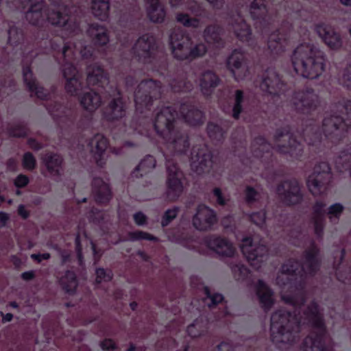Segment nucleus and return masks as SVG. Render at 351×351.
<instances>
[{"mask_svg":"<svg viewBox=\"0 0 351 351\" xmlns=\"http://www.w3.org/2000/svg\"><path fill=\"white\" fill-rule=\"evenodd\" d=\"M319 249L312 245L304 252L302 264L295 260L285 263L278 273L276 282L281 289V300L295 308H302L303 315L300 318L295 314L279 309L271 316V338L281 349H288L299 339L300 325L311 324L317 334L308 336L303 341L300 351H328L323 341L324 324L319 313L316 303L304 306L305 298L300 291L304 279L314 275L319 269Z\"/></svg>","mask_w":351,"mask_h":351,"instance_id":"nucleus-1","label":"nucleus"},{"mask_svg":"<svg viewBox=\"0 0 351 351\" xmlns=\"http://www.w3.org/2000/svg\"><path fill=\"white\" fill-rule=\"evenodd\" d=\"M291 62L295 71L300 76L317 79L326 70L327 56L317 45L303 43L293 51Z\"/></svg>","mask_w":351,"mask_h":351,"instance_id":"nucleus-2","label":"nucleus"},{"mask_svg":"<svg viewBox=\"0 0 351 351\" xmlns=\"http://www.w3.org/2000/svg\"><path fill=\"white\" fill-rule=\"evenodd\" d=\"M273 144L278 153L291 158L300 159L303 154L302 145L287 129L276 131Z\"/></svg>","mask_w":351,"mask_h":351,"instance_id":"nucleus-3","label":"nucleus"},{"mask_svg":"<svg viewBox=\"0 0 351 351\" xmlns=\"http://www.w3.org/2000/svg\"><path fill=\"white\" fill-rule=\"evenodd\" d=\"M161 93L162 86L160 82L153 80L141 82L134 92L136 110L142 112L152 105L154 99H158Z\"/></svg>","mask_w":351,"mask_h":351,"instance_id":"nucleus-4","label":"nucleus"},{"mask_svg":"<svg viewBox=\"0 0 351 351\" xmlns=\"http://www.w3.org/2000/svg\"><path fill=\"white\" fill-rule=\"evenodd\" d=\"M276 191L280 202L286 206L298 205L304 200L302 184L295 178L281 182Z\"/></svg>","mask_w":351,"mask_h":351,"instance_id":"nucleus-5","label":"nucleus"},{"mask_svg":"<svg viewBox=\"0 0 351 351\" xmlns=\"http://www.w3.org/2000/svg\"><path fill=\"white\" fill-rule=\"evenodd\" d=\"M330 168L326 162L316 165L313 173L306 180V185L309 191L315 196L323 193L330 179Z\"/></svg>","mask_w":351,"mask_h":351,"instance_id":"nucleus-6","label":"nucleus"},{"mask_svg":"<svg viewBox=\"0 0 351 351\" xmlns=\"http://www.w3.org/2000/svg\"><path fill=\"white\" fill-rule=\"evenodd\" d=\"M191 38L183 29L175 27L169 33V45L173 56L179 60L187 59Z\"/></svg>","mask_w":351,"mask_h":351,"instance_id":"nucleus-7","label":"nucleus"},{"mask_svg":"<svg viewBox=\"0 0 351 351\" xmlns=\"http://www.w3.org/2000/svg\"><path fill=\"white\" fill-rule=\"evenodd\" d=\"M241 249L252 266L258 269L267 260L268 250L266 245L257 241L246 237L242 240Z\"/></svg>","mask_w":351,"mask_h":351,"instance_id":"nucleus-8","label":"nucleus"},{"mask_svg":"<svg viewBox=\"0 0 351 351\" xmlns=\"http://www.w3.org/2000/svg\"><path fill=\"white\" fill-rule=\"evenodd\" d=\"M157 49L155 37L149 34L141 36L132 49L133 58L138 62L147 64L152 61Z\"/></svg>","mask_w":351,"mask_h":351,"instance_id":"nucleus-9","label":"nucleus"},{"mask_svg":"<svg viewBox=\"0 0 351 351\" xmlns=\"http://www.w3.org/2000/svg\"><path fill=\"white\" fill-rule=\"evenodd\" d=\"M217 221L216 211L204 204L195 207L191 217L193 227L196 230L204 232L211 230Z\"/></svg>","mask_w":351,"mask_h":351,"instance_id":"nucleus-10","label":"nucleus"},{"mask_svg":"<svg viewBox=\"0 0 351 351\" xmlns=\"http://www.w3.org/2000/svg\"><path fill=\"white\" fill-rule=\"evenodd\" d=\"M292 108L298 113L309 114L319 105L317 95L312 90L295 92L291 99Z\"/></svg>","mask_w":351,"mask_h":351,"instance_id":"nucleus-11","label":"nucleus"},{"mask_svg":"<svg viewBox=\"0 0 351 351\" xmlns=\"http://www.w3.org/2000/svg\"><path fill=\"white\" fill-rule=\"evenodd\" d=\"M178 114L171 107L162 108L157 114L154 120V129L162 138L167 136L176 129V124Z\"/></svg>","mask_w":351,"mask_h":351,"instance_id":"nucleus-12","label":"nucleus"},{"mask_svg":"<svg viewBox=\"0 0 351 351\" xmlns=\"http://www.w3.org/2000/svg\"><path fill=\"white\" fill-rule=\"evenodd\" d=\"M167 196L170 201L176 200L182 193L184 186L182 182V173L173 162L167 164Z\"/></svg>","mask_w":351,"mask_h":351,"instance_id":"nucleus-13","label":"nucleus"},{"mask_svg":"<svg viewBox=\"0 0 351 351\" xmlns=\"http://www.w3.org/2000/svg\"><path fill=\"white\" fill-rule=\"evenodd\" d=\"M260 87L265 93L274 97L281 93L285 84L276 70L269 68L263 73Z\"/></svg>","mask_w":351,"mask_h":351,"instance_id":"nucleus-14","label":"nucleus"},{"mask_svg":"<svg viewBox=\"0 0 351 351\" xmlns=\"http://www.w3.org/2000/svg\"><path fill=\"white\" fill-rule=\"evenodd\" d=\"M212 154L205 147L194 148L191 153V166L197 174L208 173L212 167Z\"/></svg>","mask_w":351,"mask_h":351,"instance_id":"nucleus-15","label":"nucleus"},{"mask_svg":"<svg viewBox=\"0 0 351 351\" xmlns=\"http://www.w3.org/2000/svg\"><path fill=\"white\" fill-rule=\"evenodd\" d=\"M205 245L219 256L233 257L237 252L233 243L225 237L210 235L204 239Z\"/></svg>","mask_w":351,"mask_h":351,"instance_id":"nucleus-16","label":"nucleus"},{"mask_svg":"<svg viewBox=\"0 0 351 351\" xmlns=\"http://www.w3.org/2000/svg\"><path fill=\"white\" fill-rule=\"evenodd\" d=\"M227 66L236 81L245 80L249 75L248 66L243 52L234 50L228 57Z\"/></svg>","mask_w":351,"mask_h":351,"instance_id":"nucleus-17","label":"nucleus"},{"mask_svg":"<svg viewBox=\"0 0 351 351\" xmlns=\"http://www.w3.org/2000/svg\"><path fill=\"white\" fill-rule=\"evenodd\" d=\"M346 126L348 125L342 117L332 115L324 119L322 130L327 138L332 141H337L343 136Z\"/></svg>","mask_w":351,"mask_h":351,"instance_id":"nucleus-18","label":"nucleus"},{"mask_svg":"<svg viewBox=\"0 0 351 351\" xmlns=\"http://www.w3.org/2000/svg\"><path fill=\"white\" fill-rule=\"evenodd\" d=\"M315 30L319 37L330 49L339 51L342 48L343 40L341 36L331 27L319 24L316 25Z\"/></svg>","mask_w":351,"mask_h":351,"instance_id":"nucleus-19","label":"nucleus"},{"mask_svg":"<svg viewBox=\"0 0 351 351\" xmlns=\"http://www.w3.org/2000/svg\"><path fill=\"white\" fill-rule=\"evenodd\" d=\"M228 25L230 29L241 41L248 43L252 39V29L241 14H233L228 21Z\"/></svg>","mask_w":351,"mask_h":351,"instance_id":"nucleus-20","label":"nucleus"},{"mask_svg":"<svg viewBox=\"0 0 351 351\" xmlns=\"http://www.w3.org/2000/svg\"><path fill=\"white\" fill-rule=\"evenodd\" d=\"M66 8L64 6H53L45 10V15L50 23L53 25L64 27L66 29L75 30L77 25L74 23L71 27V18L65 13Z\"/></svg>","mask_w":351,"mask_h":351,"instance_id":"nucleus-21","label":"nucleus"},{"mask_svg":"<svg viewBox=\"0 0 351 351\" xmlns=\"http://www.w3.org/2000/svg\"><path fill=\"white\" fill-rule=\"evenodd\" d=\"M108 145V140L101 134H97L89 139L88 143L89 151L99 166L104 164V156Z\"/></svg>","mask_w":351,"mask_h":351,"instance_id":"nucleus-22","label":"nucleus"},{"mask_svg":"<svg viewBox=\"0 0 351 351\" xmlns=\"http://www.w3.org/2000/svg\"><path fill=\"white\" fill-rule=\"evenodd\" d=\"M256 295L260 306L267 312L275 304L274 293L271 289L262 280H258L255 287Z\"/></svg>","mask_w":351,"mask_h":351,"instance_id":"nucleus-23","label":"nucleus"},{"mask_svg":"<svg viewBox=\"0 0 351 351\" xmlns=\"http://www.w3.org/2000/svg\"><path fill=\"white\" fill-rule=\"evenodd\" d=\"M24 6L29 5V9L26 12L27 21L33 25H41L45 21L43 9V0H19Z\"/></svg>","mask_w":351,"mask_h":351,"instance_id":"nucleus-24","label":"nucleus"},{"mask_svg":"<svg viewBox=\"0 0 351 351\" xmlns=\"http://www.w3.org/2000/svg\"><path fill=\"white\" fill-rule=\"evenodd\" d=\"M162 138L165 141L168 148L175 152L182 153L189 146L186 134L177 128Z\"/></svg>","mask_w":351,"mask_h":351,"instance_id":"nucleus-25","label":"nucleus"},{"mask_svg":"<svg viewBox=\"0 0 351 351\" xmlns=\"http://www.w3.org/2000/svg\"><path fill=\"white\" fill-rule=\"evenodd\" d=\"M125 105L120 94L114 96L108 103L104 110V116L109 121L118 120L125 114Z\"/></svg>","mask_w":351,"mask_h":351,"instance_id":"nucleus-26","label":"nucleus"},{"mask_svg":"<svg viewBox=\"0 0 351 351\" xmlns=\"http://www.w3.org/2000/svg\"><path fill=\"white\" fill-rule=\"evenodd\" d=\"M79 102L84 110L93 113L101 106L102 99L98 93L90 90L79 96Z\"/></svg>","mask_w":351,"mask_h":351,"instance_id":"nucleus-27","label":"nucleus"},{"mask_svg":"<svg viewBox=\"0 0 351 351\" xmlns=\"http://www.w3.org/2000/svg\"><path fill=\"white\" fill-rule=\"evenodd\" d=\"M24 81L29 90L40 99H47L49 97V93L40 86L33 77L32 72L29 66H24L23 69Z\"/></svg>","mask_w":351,"mask_h":351,"instance_id":"nucleus-28","label":"nucleus"},{"mask_svg":"<svg viewBox=\"0 0 351 351\" xmlns=\"http://www.w3.org/2000/svg\"><path fill=\"white\" fill-rule=\"evenodd\" d=\"M24 81L29 90L40 99H47L49 97V93L40 86L33 77L32 72L29 66H24L23 69Z\"/></svg>","mask_w":351,"mask_h":351,"instance_id":"nucleus-29","label":"nucleus"},{"mask_svg":"<svg viewBox=\"0 0 351 351\" xmlns=\"http://www.w3.org/2000/svg\"><path fill=\"white\" fill-rule=\"evenodd\" d=\"M87 34L95 45L104 46L109 42V36L106 27L99 23L90 24Z\"/></svg>","mask_w":351,"mask_h":351,"instance_id":"nucleus-30","label":"nucleus"},{"mask_svg":"<svg viewBox=\"0 0 351 351\" xmlns=\"http://www.w3.org/2000/svg\"><path fill=\"white\" fill-rule=\"evenodd\" d=\"M287 46V40L285 35L278 32H273L268 38L267 49L273 56H279L285 52Z\"/></svg>","mask_w":351,"mask_h":351,"instance_id":"nucleus-31","label":"nucleus"},{"mask_svg":"<svg viewBox=\"0 0 351 351\" xmlns=\"http://www.w3.org/2000/svg\"><path fill=\"white\" fill-rule=\"evenodd\" d=\"M148 18L153 23H160L165 21L166 12L159 0H145Z\"/></svg>","mask_w":351,"mask_h":351,"instance_id":"nucleus-32","label":"nucleus"},{"mask_svg":"<svg viewBox=\"0 0 351 351\" xmlns=\"http://www.w3.org/2000/svg\"><path fill=\"white\" fill-rule=\"evenodd\" d=\"M43 162L48 172L52 176H60L62 170V157L52 152H47L42 157Z\"/></svg>","mask_w":351,"mask_h":351,"instance_id":"nucleus-33","label":"nucleus"},{"mask_svg":"<svg viewBox=\"0 0 351 351\" xmlns=\"http://www.w3.org/2000/svg\"><path fill=\"white\" fill-rule=\"evenodd\" d=\"M93 189L98 202L106 203L111 199V191L107 183L101 178H95L93 181Z\"/></svg>","mask_w":351,"mask_h":351,"instance_id":"nucleus-34","label":"nucleus"},{"mask_svg":"<svg viewBox=\"0 0 351 351\" xmlns=\"http://www.w3.org/2000/svg\"><path fill=\"white\" fill-rule=\"evenodd\" d=\"M219 79L217 75L211 71L203 72L199 78V86L202 92L204 95H210L213 90L217 86Z\"/></svg>","mask_w":351,"mask_h":351,"instance_id":"nucleus-35","label":"nucleus"},{"mask_svg":"<svg viewBox=\"0 0 351 351\" xmlns=\"http://www.w3.org/2000/svg\"><path fill=\"white\" fill-rule=\"evenodd\" d=\"M86 81L89 85H97L107 80L106 75L101 66L91 64L87 66Z\"/></svg>","mask_w":351,"mask_h":351,"instance_id":"nucleus-36","label":"nucleus"},{"mask_svg":"<svg viewBox=\"0 0 351 351\" xmlns=\"http://www.w3.org/2000/svg\"><path fill=\"white\" fill-rule=\"evenodd\" d=\"M208 320L201 317L196 319L188 326L187 332L193 338L199 337L207 332L208 328Z\"/></svg>","mask_w":351,"mask_h":351,"instance_id":"nucleus-37","label":"nucleus"},{"mask_svg":"<svg viewBox=\"0 0 351 351\" xmlns=\"http://www.w3.org/2000/svg\"><path fill=\"white\" fill-rule=\"evenodd\" d=\"M181 113L186 121L191 125H196L203 122L202 112L193 107L183 105L181 108Z\"/></svg>","mask_w":351,"mask_h":351,"instance_id":"nucleus-38","label":"nucleus"},{"mask_svg":"<svg viewBox=\"0 0 351 351\" xmlns=\"http://www.w3.org/2000/svg\"><path fill=\"white\" fill-rule=\"evenodd\" d=\"M110 8L109 0H92L91 11L93 14L100 20H106Z\"/></svg>","mask_w":351,"mask_h":351,"instance_id":"nucleus-39","label":"nucleus"},{"mask_svg":"<svg viewBox=\"0 0 351 351\" xmlns=\"http://www.w3.org/2000/svg\"><path fill=\"white\" fill-rule=\"evenodd\" d=\"M156 160L152 156H147L139 163L132 172V176L135 178L141 177L154 169Z\"/></svg>","mask_w":351,"mask_h":351,"instance_id":"nucleus-40","label":"nucleus"},{"mask_svg":"<svg viewBox=\"0 0 351 351\" xmlns=\"http://www.w3.org/2000/svg\"><path fill=\"white\" fill-rule=\"evenodd\" d=\"M268 13L265 0H254L250 6V14L253 19H264Z\"/></svg>","mask_w":351,"mask_h":351,"instance_id":"nucleus-41","label":"nucleus"},{"mask_svg":"<svg viewBox=\"0 0 351 351\" xmlns=\"http://www.w3.org/2000/svg\"><path fill=\"white\" fill-rule=\"evenodd\" d=\"M221 29L218 25L207 26L203 32V36L207 43L219 44L221 41Z\"/></svg>","mask_w":351,"mask_h":351,"instance_id":"nucleus-42","label":"nucleus"},{"mask_svg":"<svg viewBox=\"0 0 351 351\" xmlns=\"http://www.w3.org/2000/svg\"><path fill=\"white\" fill-rule=\"evenodd\" d=\"M175 19L178 23L185 27L196 29L201 26L200 19L191 17L186 13L177 12Z\"/></svg>","mask_w":351,"mask_h":351,"instance_id":"nucleus-43","label":"nucleus"},{"mask_svg":"<svg viewBox=\"0 0 351 351\" xmlns=\"http://www.w3.org/2000/svg\"><path fill=\"white\" fill-rule=\"evenodd\" d=\"M175 19L178 23L185 27L196 29L201 26L200 19L191 17L186 13L177 12Z\"/></svg>","mask_w":351,"mask_h":351,"instance_id":"nucleus-44","label":"nucleus"},{"mask_svg":"<svg viewBox=\"0 0 351 351\" xmlns=\"http://www.w3.org/2000/svg\"><path fill=\"white\" fill-rule=\"evenodd\" d=\"M62 288L69 293H73L77 287V282L74 272L67 271L60 279Z\"/></svg>","mask_w":351,"mask_h":351,"instance_id":"nucleus-45","label":"nucleus"},{"mask_svg":"<svg viewBox=\"0 0 351 351\" xmlns=\"http://www.w3.org/2000/svg\"><path fill=\"white\" fill-rule=\"evenodd\" d=\"M83 84L81 75L65 80L64 88L66 92L71 96H76L82 90Z\"/></svg>","mask_w":351,"mask_h":351,"instance_id":"nucleus-46","label":"nucleus"},{"mask_svg":"<svg viewBox=\"0 0 351 351\" xmlns=\"http://www.w3.org/2000/svg\"><path fill=\"white\" fill-rule=\"evenodd\" d=\"M207 47L202 43H197L194 45L190 44L189 53L186 60H194L197 58L204 56L207 52Z\"/></svg>","mask_w":351,"mask_h":351,"instance_id":"nucleus-47","label":"nucleus"},{"mask_svg":"<svg viewBox=\"0 0 351 351\" xmlns=\"http://www.w3.org/2000/svg\"><path fill=\"white\" fill-rule=\"evenodd\" d=\"M343 210V206L339 203H335L330 206L327 212L330 222L333 224L337 223Z\"/></svg>","mask_w":351,"mask_h":351,"instance_id":"nucleus-48","label":"nucleus"},{"mask_svg":"<svg viewBox=\"0 0 351 351\" xmlns=\"http://www.w3.org/2000/svg\"><path fill=\"white\" fill-rule=\"evenodd\" d=\"M244 101L243 92L241 90H237L234 94V102L232 108V117L235 119H238L240 114L243 110L242 104Z\"/></svg>","mask_w":351,"mask_h":351,"instance_id":"nucleus-49","label":"nucleus"},{"mask_svg":"<svg viewBox=\"0 0 351 351\" xmlns=\"http://www.w3.org/2000/svg\"><path fill=\"white\" fill-rule=\"evenodd\" d=\"M311 221L315 234L322 238L325 228V216H312Z\"/></svg>","mask_w":351,"mask_h":351,"instance_id":"nucleus-50","label":"nucleus"},{"mask_svg":"<svg viewBox=\"0 0 351 351\" xmlns=\"http://www.w3.org/2000/svg\"><path fill=\"white\" fill-rule=\"evenodd\" d=\"M340 84L351 90V62L346 64L339 77Z\"/></svg>","mask_w":351,"mask_h":351,"instance_id":"nucleus-51","label":"nucleus"},{"mask_svg":"<svg viewBox=\"0 0 351 351\" xmlns=\"http://www.w3.org/2000/svg\"><path fill=\"white\" fill-rule=\"evenodd\" d=\"M129 240L132 241H138V240H148V241H158V239L150 234L148 232H143L141 230H137L134 232H129L128 234Z\"/></svg>","mask_w":351,"mask_h":351,"instance_id":"nucleus-52","label":"nucleus"},{"mask_svg":"<svg viewBox=\"0 0 351 351\" xmlns=\"http://www.w3.org/2000/svg\"><path fill=\"white\" fill-rule=\"evenodd\" d=\"M23 39V34L21 31L14 27L12 26L8 29V43L12 45H18Z\"/></svg>","mask_w":351,"mask_h":351,"instance_id":"nucleus-53","label":"nucleus"},{"mask_svg":"<svg viewBox=\"0 0 351 351\" xmlns=\"http://www.w3.org/2000/svg\"><path fill=\"white\" fill-rule=\"evenodd\" d=\"M231 269L234 278L237 280H241L247 277L248 274L247 268L241 263H236L231 265Z\"/></svg>","mask_w":351,"mask_h":351,"instance_id":"nucleus-54","label":"nucleus"},{"mask_svg":"<svg viewBox=\"0 0 351 351\" xmlns=\"http://www.w3.org/2000/svg\"><path fill=\"white\" fill-rule=\"evenodd\" d=\"M62 76L64 80L73 78L80 75L79 71L71 63L66 62L62 66Z\"/></svg>","mask_w":351,"mask_h":351,"instance_id":"nucleus-55","label":"nucleus"},{"mask_svg":"<svg viewBox=\"0 0 351 351\" xmlns=\"http://www.w3.org/2000/svg\"><path fill=\"white\" fill-rule=\"evenodd\" d=\"M244 197L247 204H252L261 198V194L254 187L247 186L244 191Z\"/></svg>","mask_w":351,"mask_h":351,"instance_id":"nucleus-56","label":"nucleus"},{"mask_svg":"<svg viewBox=\"0 0 351 351\" xmlns=\"http://www.w3.org/2000/svg\"><path fill=\"white\" fill-rule=\"evenodd\" d=\"M209 136L217 141H220L223 137V130L217 124L210 123L207 126Z\"/></svg>","mask_w":351,"mask_h":351,"instance_id":"nucleus-57","label":"nucleus"},{"mask_svg":"<svg viewBox=\"0 0 351 351\" xmlns=\"http://www.w3.org/2000/svg\"><path fill=\"white\" fill-rule=\"evenodd\" d=\"M178 211L179 208L178 207H173L167 210L162 217L161 226L162 227L168 226L174 219L176 218Z\"/></svg>","mask_w":351,"mask_h":351,"instance_id":"nucleus-58","label":"nucleus"},{"mask_svg":"<svg viewBox=\"0 0 351 351\" xmlns=\"http://www.w3.org/2000/svg\"><path fill=\"white\" fill-rule=\"evenodd\" d=\"M22 165L28 171H32L36 168V160L31 152H26L23 154Z\"/></svg>","mask_w":351,"mask_h":351,"instance_id":"nucleus-59","label":"nucleus"},{"mask_svg":"<svg viewBox=\"0 0 351 351\" xmlns=\"http://www.w3.org/2000/svg\"><path fill=\"white\" fill-rule=\"evenodd\" d=\"M97 283L110 281L112 278V273L110 270H105L103 268H98L95 271Z\"/></svg>","mask_w":351,"mask_h":351,"instance_id":"nucleus-60","label":"nucleus"},{"mask_svg":"<svg viewBox=\"0 0 351 351\" xmlns=\"http://www.w3.org/2000/svg\"><path fill=\"white\" fill-rule=\"evenodd\" d=\"M8 133L14 137H24L27 134V130L25 126L16 124L9 128Z\"/></svg>","mask_w":351,"mask_h":351,"instance_id":"nucleus-61","label":"nucleus"},{"mask_svg":"<svg viewBox=\"0 0 351 351\" xmlns=\"http://www.w3.org/2000/svg\"><path fill=\"white\" fill-rule=\"evenodd\" d=\"M205 293L207 296L206 300H210V302H207V304L209 307L215 306L223 300V297L221 294L211 293L208 288H205Z\"/></svg>","mask_w":351,"mask_h":351,"instance_id":"nucleus-62","label":"nucleus"},{"mask_svg":"<svg viewBox=\"0 0 351 351\" xmlns=\"http://www.w3.org/2000/svg\"><path fill=\"white\" fill-rule=\"evenodd\" d=\"M75 51H78L84 58H89L92 56V50L90 47L84 46L82 42H78L73 45Z\"/></svg>","mask_w":351,"mask_h":351,"instance_id":"nucleus-63","label":"nucleus"},{"mask_svg":"<svg viewBox=\"0 0 351 351\" xmlns=\"http://www.w3.org/2000/svg\"><path fill=\"white\" fill-rule=\"evenodd\" d=\"M250 219L253 223L258 226H262L265 221L266 214L263 210L254 213L250 215Z\"/></svg>","mask_w":351,"mask_h":351,"instance_id":"nucleus-64","label":"nucleus"}]
</instances>
